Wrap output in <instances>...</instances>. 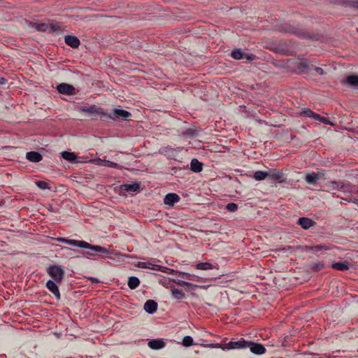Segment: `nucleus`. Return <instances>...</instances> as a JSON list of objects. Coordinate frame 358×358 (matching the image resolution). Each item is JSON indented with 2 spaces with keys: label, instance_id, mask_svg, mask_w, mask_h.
<instances>
[{
  "label": "nucleus",
  "instance_id": "obj_1",
  "mask_svg": "<svg viewBox=\"0 0 358 358\" xmlns=\"http://www.w3.org/2000/svg\"><path fill=\"white\" fill-rule=\"evenodd\" d=\"M58 241L65 243L73 246H77L82 248L89 249L90 251L85 252L87 257L94 255L93 252H100L101 254H109L108 249L99 245H93L84 241H77L73 239H67L65 238H59Z\"/></svg>",
  "mask_w": 358,
  "mask_h": 358
},
{
  "label": "nucleus",
  "instance_id": "obj_2",
  "mask_svg": "<svg viewBox=\"0 0 358 358\" xmlns=\"http://www.w3.org/2000/svg\"><path fill=\"white\" fill-rule=\"evenodd\" d=\"M275 30L285 33L293 34L301 38H309V34L306 32L303 29L295 27L288 23L282 22L275 26Z\"/></svg>",
  "mask_w": 358,
  "mask_h": 358
},
{
  "label": "nucleus",
  "instance_id": "obj_3",
  "mask_svg": "<svg viewBox=\"0 0 358 358\" xmlns=\"http://www.w3.org/2000/svg\"><path fill=\"white\" fill-rule=\"evenodd\" d=\"M47 272L56 282H62L64 272L59 266H50L48 267Z\"/></svg>",
  "mask_w": 358,
  "mask_h": 358
},
{
  "label": "nucleus",
  "instance_id": "obj_4",
  "mask_svg": "<svg viewBox=\"0 0 358 358\" xmlns=\"http://www.w3.org/2000/svg\"><path fill=\"white\" fill-rule=\"evenodd\" d=\"M247 348H250L251 352L257 355H263L266 352V348L263 345L252 341L247 342Z\"/></svg>",
  "mask_w": 358,
  "mask_h": 358
},
{
  "label": "nucleus",
  "instance_id": "obj_5",
  "mask_svg": "<svg viewBox=\"0 0 358 358\" xmlns=\"http://www.w3.org/2000/svg\"><path fill=\"white\" fill-rule=\"evenodd\" d=\"M312 67L313 65L306 59H301L296 63V68L301 73L308 72Z\"/></svg>",
  "mask_w": 358,
  "mask_h": 358
},
{
  "label": "nucleus",
  "instance_id": "obj_6",
  "mask_svg": "<svg viewBox=\"0 0 358 358\" xmlns=\"http://www.w3.org/2000/svg\"><path fill=\"white\" fill-rule=\"evenodd\" d=\"M57 91L60 94L71 95L73 94L74 87L67 83H61L57 87Z\"/></svg>",
  "mask_w": 358,
  "mask_h": 358
},
{
  "label": "nucleus",
  "instance_id": "obj_7",
  "mask_svg": "<svg viewBox=\"0 0 358 358\" xmlns=\"http://www.w3.org/2000/svg\"><path fill=\"white\" fill-rule=\"evenodd\" d=\"M246 341L241 339L237 341H230L226 344V348L227 349H240L247 348Z\"/></svg>",
  "mask_w": 358,
  "mask_h": 358
},
{
  "label": "nucleus",
  "instance_id": "obj_8",
  "mask_svg": "<svg viewBox=\"0 0 358 358\" xmlns=\"http://www.w3.org/2000/svg\"><path fill=\"white\" fill-rule=\"evenodd\" d=\"M46 287L55 295L57 300L60 299L59 290L55 282L52 280H49L46 282Z\"/></svg>",
  "mask_w": 358,
  "mask_h": 358
},
{
  "label": "nucleus",
  "instance_id": "obj_9",
  "mask_svg": "<svg viewBox=\"0 0 358 358\" xmlns=\"http://www.w3.org/2000/svg\"><path fill=\"white\" fill-rule=\"evenodd\" d=\"M64 41L68 45H69L70 47H71L73 48H78L80 44V40L78 39V38L75 36H71V35L65 36Z\"/></svg>",
  "mask_w": 358,
  "mask_h": 358
},
{
  "label": "nucleus",
  "instance_id": "obj_10",
  "mask_svg": "<svg viewBox=\"0 0 358 358\" xmlns=\"http://www.w3.org/2000/svg\"><path fill=\"white\" fill-rule=\"evenodd\" d=\"M140 185L137 182L133 184H123L120 186L121 192H138Z\"/></svg>",
  "mask_w": 358,
  "mask_h": 358
},
{
  "label": "nucleus",
  "instance_id": "obj_11",
  "mask_svg": "<svg viewBox=\"0 0 358 358\" xmlns=\"http://www.w3.org/2000/svg\"><path fill=\"white\" fill-rule=\"evenodd\" d=\"M158 304L154 300H148L144 304V310L149 314H153L157 311Z\"/></svg>",
  "mask_w": 358,
  "mask_h": 358
},
{
  "label": "nucleus",
  "instance_id": "obj_12",
  "mask_svg": "<svg viewBox=\"0 0 358 358\" xmlns=\"http://www.w3.org/2000/svg\"><path fill=\"white\" fill-rule=\"evenodd\" d=\"M179 200L180 197L177 194L169 193L165 196L164 199V203L166 205L173 206V204L176 202H178Z\"/></svg>",
  "mask_w": 358,
  "mask_h": 358
},
{
  "label": "nucleus",
  "instance_id": "obj_13",
  "mask_svg": "<svg viewBox=\"0 0 358 358\" xmlns=\"http://www.w3.org/2000/svg\"><path fill=\"white\" fill-rule=\"evenodd\" d=\"M297 223L304 229H308L315 224V222L308 217H300Z\"/></svg>",
  "mask_w": 358,
  "mask_h": 358
},
{
  "label": "nucleus",
  "instance_id": "obj_14",
  "mask_svg": "<svg viewBox=\"0 0 358 358\" xmlns=\"http://www.w3.org/2000/svg\"><path fill=\"white\" fill-rule=\"evenodd\" d=\"M148 346L154 350H159L165 346V343L162 339H153L148 342Z\"/></svg>",
  "mask_w": 358,
  "mask_h": 358
},
{
  "label": "nucleus",
  "instance_id": "obj_15",
  "mask_svg": "<svg viewBox=\"0 0 358 358\" xmlns=\"http://www.w3.org/2000/svg\"><path fill=\"white\" fill-rule=\"evenodd\" d=\"M26 158L31 162H39L42 160V155L38 152L31 151L27 153Z\"/></svg>",
  "mask_w": 358,
  "mask_h": 358
},
{
  "label": "nucleus",
  "instance_id": "obj_16",
  "mask_svg": "<svg viewBox=\"0 0 358 358\" xmlns=\"http://www.w3.org/2000/svg\"><path fill=\"white\" fill-rule=\"evenodd\" d=\"M328 187L331 189H342L344 192L349 191L350 185H344L341 182L331 181L328 183Z\"/></svg>",
  "mask_w": 358,
  "mask_h": 358
},
{
  "label": "nucleus",
  "instance_id": "obj_17",
  "mask_svg": "<svg viewBox=\"0 0 358 358\" xmlns=\"http://www.w3.org/2000/svg\"><path fill=\"white\" fill-rule=\"evenodd\" d=\"M113 115L115 117L122 118L123 120H127L131 116V114L129 111L123 109H115Z\"/></svg>",
  "mask_w": 358,
  "mask_h": 358
},
{
  "label": "nucleus",
  "instance_id": "obj_18",
  "mask_svg": "<svg viewBox=\"0 0 358 358\" xmlns=\"http://www.w3.org/2000/svg\"><path fill=\"white\" fill-rule=\"evenodd\" d=\"M191 170L195 173H199L202 171L203 164L196 159H193L190 163Z\"/></svg>",
  "mask_w": 358,
  "mask_h": 358
},
{
  "label": "nucleus",
  "instance_id": "obj_19",
  "mask_svg": "<svg viewBox=\"0 0 358 358\" xmlns=\"http://www.w3.org/2000/svg\"><path fill=\"white\" fill-rule=\"evenodd\" d=\"M29 26L39 31H45L49 29V24L46 23L31 22Z\"/></svg>",
  "mask_w": 358,
  "mask_h": 358
},
{
  "label": "nucleus",
  "instance_id": "obj_20",
  "mask_svg": "<svg viewBox=\"0 0 358 358\" xmlns=\"http://www.w3.org/2000/svg\"><path fill=\"white\" fill-rule=\"evenodd\" d=\"M80 110L84 113H88L90 114L94 113H102L100 108H97L96 106H92L90 107H87L85 106H82L80 108Z\"/></svg>",
  "mask_w": 358,
  "mask_h": 358
},
{
  "label": "nucleus",
  "instance_id": "obj_21",
  "mask_svg": "<svg viewBox=\"0 0 358 358\" xmlns=\"http://www.w3.org/2000/svg\"><path fill=\"white\" fill-rule=\"evenodd\" d=\"M338 4L358 9V0H338Z\"/></svg>",
  "mask_w": 358,
  "mask_h": 358
},
{
  "label": "nucleus",
  "instance_id": "obj_22",
  "mask_svg": "<svg viewBox=\"0 0 358 358\" xmlns=\"http://www.w3.org/2000/svg\"><path fill=\"white\" fill-rule=\"evenodd\" d=\"M268 178L274 180H280L282 178V173L276 169H270L267 171Z\"/></svg>",
  "mask_w": 358,
  "mask_h": 358
},
{
  "label": "nucleus",
  "instance_id": "obj_23",
  "mask_svg": "<svg viewBox=\"0 0 358 358\" xmlns=\"http://www.w3.org/2000/svg\"><path fill=\"white\" fill-rule=\"evenodd\" d=\"M346 83L351 87L358 88V76L351 75L346 78Z\"/></svg>",
  "mask_w": 358,
  "mask_h": 358
},
{
  "label": "nucleus",
  "instance_id": "obj_24",
  "mask_svg": "<svg viewBox=\"0 0 358 358\" xmlns=\"http://www.w3.org/2000/svg\"><path fill=\"white\" fill-rule=\"evenodd\" d=\"M331 267L338 271H347L350 268L348 262H335L332 264Z\"/></svg>",
  "mask_w": 358,
  "mask_h": 358
},
{
  "label": "nucleus",
  "instance_id": "obj_25",
  "mask_svg": "<svg viewBox=\"0 0 358 358\" xmlns=\"http://www.w3.org/2000/svg\"><path fill=\"white\" fill-rule=\"evenodd\" d=\"M128 286L130 289H134L140 285V280L135 276H131L128 280Z\"/></svg>",
  "mask_w": 358,
  "mask_h": 358
},
{
  "label": "nucleus",
  "instance_id": "obj_26",
  "mask_svg": "<svg viewBox=\"0 0 358 358\" xmlns=\"http://www.w3.org/2000/svg\"><path fill=\"white\" fill-rule=\"evenodd\" d=\"M197 269L200 270H209L213 268H217V267L209 262H201L196 265Z\"/></svg>",
  "mask_w": 358,
  "mask_h": 358
},
{
  "label": "nucleus",
  "instance_id": "obj_27",
  "mask_svg": "<svg viewBox=\"0 0 358 358\" xmlns=\"http://www.w3.org/2000/svg\"><path fill=\"white\" fill-rule=\"evenodd\" d=\"M318 179V175L315 173H308L305 178L306 182L308 184H315Z\"/></svg>",
  "mask_w": 358,
  "mask_h": 358
},
{
  "label": "nucleus",
  "instance_id": "obj_28",
  "mask_svg": "<svg viewBox=\"0 0 358 358\" xmlns=\"http://www.w3.org/2000/svg\"><path fill=\"white\" fill-rule=\"evenodd\" d=\"M62 157L69 161V162H74L76 161L77 157L76 155H75V153L73 152H68V151H64V152H62Z\"/></svg>",
  "mask_w": 358,
  "mask_h": 358
},
{
  "label": "nucleus",
  "instance_id": "obj_29",
  "mask_svg": "<svg viewBox=\"0 0 358 358\" xmlns=\"http://www.w3.org/2000/svg\"><path fill=\"white\" fill-rule=\"evenodd\" d=\"M231 56L234 59L238 60L241 59H243L244 53L240 49H235L231 51Z\"/></svg>",
  "mask_w": 358,
  "mask_h": 358
},
{
  "label": "nucleus",
  "instance_id": "obj_30",
  "mask_svg": "<svg viewBox=\"0 0 358 358\" xmlns=\"http://www.w3.org/2000/svg\"><path fill=\"white\" fill-rule=\"evenodd\" d=\"M254 178L257 180H262L268 178L267 171H257L254 173Z\"/></svg>",
  "mask_w": 358,
  "mask_h": 358
},
{
  "label": "nucleus",
  "instance_id": "obj_31",
  "mask_svg": "<svg viewBox=\"0 0 358 358\" xmlns=\"http://www.w3.org/2000/svg\"><path fill=\"white\" fill-rule=\"evenodd\" d=\"M171 294L173 296L177 299H181L185 296L184 292L182 290L176 288L171 289Z\"/></svg>",
  "mask_w": 358,
  "mask_h": 358
},
{
  "label": "nucleus",
  "instance_id": "obj_32",
  "mask_svg": "<svg viewBox=\"0 0 358 358\" xmlns=\"http://www.w3.org/2000/svg\"><path fill=\"white\" fill-rule=\"evenodd\" d=\"M182 344L185 347H189L194 344L193 338L189 336H186L183 338Z\"/></svg>",
  "mask_w": 358,
  "mask_h": 358
},
{
  "label": "nucleus",
  "instance_id": "obj_33",
  "mask_svg": "<svg viewBox=\"0 0 358 358\" xmlns=\"http://www.w3.org/2000/svg\"><path fill=\"white\" fill-rule=\"evenodd\" d=\"M314 119L315 120H318L325 124H329V125H334V124L330 122L329 120H327V118L325 117H323L322 116H320L319 114L316 113V115H314Z\"/></svg>",
  "mask_w": 358,
  "mask_h": 358
},
{
  "label": "nucleus",
  "instance_id": "obj_34",
  "mask_svg": "<svg viewBox=\"0 0 358 358\" xmlns=\"http://www.w3.org/2000/svg\"><path fill=\"white\" fill-rule=\"evenodd\" d=\"M48 31L52 33L57 31H60V26L59 24H57V23L56 24L51 23L49 24Z\"/></svg>",
  "mask_w": 358,
  "mask_h": 358
},
{
  "label": "nucleus",
  "instance_id": "obj_35",
  "mask_svg": "<svg viewBox=\"0 0 358 358\" xmlns=\"http://www.w3.org/2000/svg\"><path fill=\"white\" fill-rule=\"evenodd\" d=\"M36 184L41 189H50L48 184L45 181L38 180L36 182Z\"/></svg>",
  "mask_w": 358,
  "mask_h": 358
},
{
  "label": "nucleus",
  "instance_id": "obj_36",
  "mask_svg": "<svg viewBox=\"0 0 358 358\" xmlns=\"http://www.w3.org/2000/svg\"><path fill=\"white\" fill-rule=\"evenodd\" d=\"M238 208V205L235 203H229L226 206V209L229 212H235Z\"/></svg>",
  "mask_w": 358,
  "mask_h": 358
},
{
  "label": "nucleus",
  "instance_id": "obj_37",
  "mask_svg": "<svg viewBox=\"0 0 358 358\" xmlns=\"http://www.w3.org/2000/svg\"><path fill=\"white\" fill-rule=\"evenodd\" d=\"M152 264L149 262H139L137 264V266L138 268H150V267L152 266Z\"/></svg>",
  "mask_w": 358,
  "mask_h": 358
},
{
  "label": "nucleus",
  "instance_id": "obj_38",
  "mask_svg": "<svg viewBox=\"0 0 358 358\" xmlns=\"http://www.w3.org/2000/svg\"><path fill=\"white\" fill-rule=\"evenodd\" d=\"M309 249L313 252H318L319 250H321L323 249L327 250L328 248L325 245H314V246L310 247Z\"/></svg>",
  "mask_w": 358,
  "mask_h": 358
},
{
  "label": "nucleus",
  "instance_id": "obj_39",
  "mask_svg": "<svg viewBox=\"0 0 358 358\" xmlns=\"http://www.w3.org/2000/svg\"><path fill=\"white\" fill-rule=\"evenodd\" d=\"M302 114L304 115V116H306V117H311L314 119V115H316L315 113H314L313 111H312L310 109H306L304 110H303L302 112Z\"/></svg>",
  "mask_w": 358,
  "mask_h": 358
},
{
  "label": "nucleus",
  "instance_id": "obj_40",
  "mask_svg": "<svg viewBox=\"0 0 358 358\" xmlns=\"http://www.w3.org/2000/svg\"><path fill=\"white\" fill-rule=\"evenodd\" d=\"M179 276L185 278V279H187V280H193L192 278V275L188 273H185V272H182V271H178V274Z\"/></svg>",
  "mask_w": 358,
  "mask_h": 358
},
{
  "label": "nucleus",
  "instance_id": "obj_41",
  "mask_svg": "<svg viewBox=\"0 0 358 358\" xmlns=\"http://www.w3.org/2000/svg\"><path fill=\"white\" fill-rule=\"evenodd\" d=\"M162 272H164V273H169V274H178V271H175L172 268H167V267H164L163 266V270Z\"/></svg>",
  "mask_w": 358,
  "mask_h": 358
},
{
  "label": "nucleus",
  "instance_id": "obj_42",
  "mask_svg": "<svg viewBox=\"0 0 358 358\" xmlns=\"http://www.w3.org/2000/svg\"><path fill=\"white\" fill-rule=\"evenodd\" d=\"M173 282H176L179 286H192V284H191L188 282L180 280H173Z\"/></svg>",
  "mask_w": 358,
  "mask_h": 358
},
{
  "label": "nucleus",
  "instance_id": "obj_43",
  "mask_svg": "<svg viewBox=\"0 0 358 358\" xmlns=\"http://www.w3.org/2000/svg\"><path fill=\"white\" fill-rule=\"evenodd\" d=\"M248 61H252L256 59V56L253 54H245L244 53V57Z\"/></svg>",
  "mask_w": 358,
  "mask_h": 358
},
{
  "label": "nucleus",
  "instance_id": "obj_44",
  "mask_svg": "<svg viewBox=\"0 0 358 358\" xmlns=\"http://www.w3.org/2000/svg\"><path fill=\"white\" fill-rule=\"evenodd\" d=\"M150 269L154 270V271H162V270H163V266H160V265H157V264H152V266L150 267Z\"/></svg>",
  "mask_w": 358,
  "mask_h": 358
},
{
  "label": "nucleus",
  "instance_id": "obj_45",
  "mask_svg": "<svg viewBox=\"0 0 358 358\" xmlns=\"http://www.w3.org/2000/svg\"><path fill=\"white\" fill-rule=\"evenodd\" d=\"M88 280H90L92 284H96L100 282L98 278H94V277H89L87 278Z\"/></svg>",
  "mask_w": 358,
  "mask_h": 358
},
{
  "label": "nucleus",
  "instance_id": "obj_46",
  "mask_svg": "<svg viewBox=\"0 0 358 358\" xmlns=\"http://www.w3.org/2000/svg\"><path fill=\"white\" fill-rule=\"evenodd\" d=\"M314 70L320 75H323L324 73L323 69L320 67H315Z\"/></svg>",
  "mask_w": 358,
  "mask_h": 358
},
{
  "label": "nucleus",
  "instance_id": "obj_47",
  "mask_svg": "<svg viewBox=\"0 0 358 358\" xmlns=\"http://www.w3.org/2000/svg\"><path fill=\"white\" fill-rule=\"evenodd\" d=\"M107 163L109 167L117 168L118 166L117 164L113 162L108 161Z\"/></svg>",
  "mask_w": 358,
  "mask_h": 358
},
{
  "label": "nucleus",
  "instance_id": "obj_48",
  "mask_svg": "<svg viewBox=\"0 0 358 358\" xmlns=\"http://www.w3.org/2000/svg\"><path fill=\"white\" fill-rule=\"evenodd\" d=\"M323 268V265H320V264H317L315 265L313 268L315 270V271H318V270H320Z\"/></svg>",
  "mask_w": 358,
  "mask_h": 358
},
{
  "label": "nucleus",
  "instance_id": "obj_49",
  "mask_svg": "<svg viewBox=\"0 0 358 358\" xmlns=\"http://www.w3.org/2000/svg\"><path fill=\"white\" fill-rule=\"evenodd\" d=\"M6 83V79L0 77V85H4Z\"/></svg>",
  "mask_w": 358,
  "mask_h": 358
},
{
  "label": "nucleus",
  "instance_id": "obj_50",
  "mask_svg": "<svg viewBox=\"0 0 358 358\" xmlns=\"http://www.w3.org/2000/svg\"><path fill=\"white\" fill-rule=\"evenodd\" d=\"M357 32H358V29H357Z\"/></svg>",
  "mask_w": 358,
  "mask_h": 358
}]
</instances>
